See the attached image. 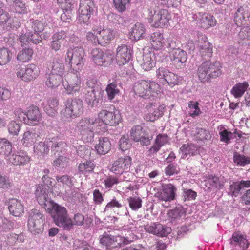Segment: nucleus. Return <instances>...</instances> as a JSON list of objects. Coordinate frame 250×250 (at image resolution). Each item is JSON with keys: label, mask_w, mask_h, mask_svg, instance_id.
Masks as SVG:
<instances>
[{"label": "nucleus", "mask_w": 250, "mask_h": 250, "mask_svg": "<svg viewBox=\"0 0 250 250\" xmlns=\"http://www.w3.org/2000/svg\"><path fill=\"white\" fill-rule=\"evenodd\" d=\"M52 217L56 225L66 230H70L73 225H82L84 221L83 215L81 213H76L74 215L73 222L68 217L66 208L59 205L53 206Z\"/></svg>", "instance_id": "f257e3e1"}, {"label": "nucleus", "mask_w": 250, "mask_h": 250, "mask_svg": "<svg viewBox=\"0 0 250 250\" xmlns=\"http://www.w3.org/2000/svg\"><path fill=\"white\" fill-rule=\"evenodd\" d=\"M99 125L101 133H104L107 130V125L114 126L118 125L121 121V114L118 109L114 105L101 110L96 118Z\"/></svg>", "instance_id": "f03ea898"}, {"label": "nucleus", "mask_w": 250, "mask_h": 250, "mask_svg": "<svg viewBox=\"0 0 250 250\" xmlns=\"http://www.w3.org/2000/svg\"><path fill=\"white\" fill-rule=\"evenodd\" d=\"M222 66L218 61L211 62L209 61L203 62L198 67L197 75L201 82L205 83L211 79L221 75Z\"/></svg>", "instance_id": "7ed1b4c3"}, {"label": "nucleus", "mask_w": 250, "mask_h": 250, "mask_svg": "<svg viewBox=\"0 0 250 250\" xmlns=\"http://www.w3.org/2000/svg\"><path fill=\"white\" fill-rule=\"evenodd\" d=\"M85 52L81 47H70L65 56V61L71 68L78 72L82 70L84 63Z\"/></svg>", "instance_id": "20e7f679"}, {"label": "nucleus", "mask_w": 250, "mask_h": 250, "mask_svg": "<svg viewBox=\"0 0 250 250\" xmlns=\"http://www.w3.org/2000/svg\"><path fill=\"white\" fill-rule=\"evenodd\" d=\"M65 108L61 111L62 116L68 120L76 118L82 114L83 102L77 98L69 99L64 102Z\"/></svg>", "instance_id": "39448f33"}, {"label": "nucleus", "mask_w": 250, "mask_h": 250, "mask_svg": "<svg viewBox=\"0 0 250 250\" xmlns=\"http://www.w3.org/2000/svg\"><path fill=\"white\" fill-rule=\"evenodd\" d=\"M135 94L139 96H153L154 94H158L161 91L159 84L154 81L142 80L136 83L133 86Z\"/></svg>", "instance_id": "423d86ee"}, {"label": "nucleus", "mask_w": 250, "mask_h": 250, "mask_svg": "<svg viewBox=\"0 0 250 250\" xmlns=\"http://www.w3.org/2000/svg\"><path fill=\"white\" fill-rule=\"evenodd\" d=\"M148 11L149 21L153 23L155 27L168 26L171 16L167 10L161 9L157 12L156 10L151 7Z\"/></svg>", "instance_id": "0eeeda50"}, {"label": "nucleus", "mask_w": 250, "mask_h": 250, "mask_svg": "<svg viewBox=\"0 0 250 250\" xmlns=\"http://www.w3.org/2000/svg\"><path fill=\"white\" fill-rule=\"evenodd\" d=\"M150 42L152 47L156 50H163L165 48L176 47L175 42L170 38L165 39L163 34L160 31L152 33L150 37Z\"/></svg>", "instance_id": "6e6552de"}, {"label": "nucleus", "mask_w": 250, "mask_h": 250, "mask_svg": "<svg viewBox=\"0 0 250 250\" xmlns=\"http://www.w3.org/2000/svg\"><path fill=\"white\" fill-rule=\"evenodd\" d=\"M100 243L106 249L110 250L120 247L122 244H127L129 242L124 237L120 235L113 236L104 232L101 236Z\"/></svg>", "instance_id": "1a4fd4ad"}, {"label": "nucleus", "mask_w": 250, "mask_h": 250, "mask_svg": "<svg viewBox=\"0 0 250 250\" xmlns=\"http://www.w3.org/2000/svg\"><path fill=\"white\" fill-rule=\"evenodd\" d=\"M131 165V158L128 156L120 157L113 162L109 170L114 174L119 176L126 175L129 174L127 172L129 170Z\"/></svg>", "instance_id": "9d476101"}, {"label": "nucleus", "mask_w": 250, "mask_h": 250, "mask_svg": "<svg viewBox=\"0 0 250 250\" xmlns=\"http://www.w3.org/2000/svg\"><path fill=\"white\" fill-rule=\"evenodd\" d=\"M40 74L39 68L34 64H29L25 67L16 66L17 76L25 82H30L36 79Z\"/></svg>", "instance_id": "9b49d317"}, {"label": "nucleus", "mask_w": 250, "mask_h": 250, "mask_svg": "<svg viewBox=\"0 0 250 250\" xmlns=\"http://www.w3.org/2000/svg\"><path fill=\"white\" fill-rule=\"evenodd\" d=\"M43 215L38 209H32L29 213L28 220V228L33 234H39L43 226Z\"/></svg>", "instance_id": "f8f14e48"}, {"label": "nucleus", "mask_w": 250, "mask_h": 250, "mask_svg": "<svg viewBox=\"0 0 250 250\" xmlns=\"http://www.w3.org/2000/svg\"><path fill=\"white\" fill-rule=\"evenodd\" d=\"M94 7L92 0H81L78 10V21L81 23L88 22Z\"/></svg>", "instance_id": "ddd939ff"}, {"label": "nucleus", "mask_w": 250, "mask_h": 250, "mask_svg": "<svg viewBox=\"0 0 250 250\" xmlns=\"http://www.w3.org/2000/svg\"><path fill=\"white\" fill-rule=\"evenodd\" d=\"M130 137L136 142H140L142 146H148L151 144L152 136H149L143 130L142 126H133L130 131Z\"/></svg>", "instance_id": "4468645a"}, {"label": "nucleus", "mask_w": 250, "mask_h": 250, "mask_svg": "<svg viewBox=\"0 0 250 250\" xmlns=\"http://www.w3.org/2000/svg\"><path fill=\"white\" fill-rule=\"evenodd\" d=\"M156 77L164 84L167 83L170 86L177 84L180 77L175 73L169 71L166 67H159L156 71Z\"/></svg>", "instance_id": "2eb2a0df"}, {"label": "nucleus", "mask_w": 250, "mask_h": 250, "mask_svg": "<svg viewBox=\"0 0 250 250\" xmlns=\"http://www.w3.org/2000/svg\"><path fill=\"white\" fill-rule=\"evenodd\" d=\"M48 194L49 189L45 186L42 185H38L36 186L35 195L38 202L40 205L43 206L44 208L47 210H50V208H47V204L50 205L53 212V206L57 204L50 200Z\"/></svg>", "instance_id": "dca6fc26"}, {"label": "nucleus", "mask_w": 250, "mask_h": 250, "mask_svg": "<svg viewBox=\"0 0 250 250\" xmlns=\"http://www.w3.org/2000/svg\"><path fill=\"white\" fill-rule=\"evenodd\" d=\"M91 59L99 66H106L112 62L113 55L108 51L104 53L98 48L93 49L91 53Z\"/></svg>", "instance_id": "f3484780"}, {"label": "nucleus", "mask_w": 250, "mask_h": 250, "mask_svg": "<svg viewBox=\"0 0 250 250\" xmlns=\"http://www.w3.org/2000/svg\"><path fill=\"white\" fill-rule=\"evenodd\" d=\"M193 19L197 21L201 28L205 29L214 27L217 24V21L213 16L208 13L199 12L193 15Z\"/></svg>", "instance_id": "a211bd4d"}, {"label": "nucleus", "mask_w": 250, "mask_h": 250, "mask_svg": "<svg viewBox=\"0 0 250 250\" xmlns=\"http://www.w3.org/2000/svg\"><path fill=\"white\" fill-rule=\"evenodd\" d=\"M63 85L68 94L73 95L79 92L81 87V82L80 77L76 74H69L67 76L66 83H63Z\"/></svg>", "instance_id": "6ab92c4d"}, {"label": "nucleus", "mask_w": 250, "mask_h": 250, "mask_svg": "<svg viewBox=\"0 0 250 250\" xmlns=\"http://www.w3.org/2000/svg\"><path fill=\"white\" fill-rule=\"evenodd\" d=\"M171 48L169 57L173 64L177 68H181L187 60V53L183 50L178 48Z\"/></svg>", "instance_id": "aec40b11"}, {"label": "nucleus", "mask_w": 250, "mask_h": 250, "mask_svg": "<svg viewBox=\"0 0 250 250\" xmlns=\"http://www.w3.org/2000/svg\"><path fill=\"white\" fill-rule=\"evenodd\" d=\"M76 127L78 131L95 129L96 133H102L96 118H83L78 123Z\"/></svg>", "instance_id": "412c9836"}, {"label": "nucleus", "mask_w": 250, "mask_h": 250, "mask_svg": "<svg viewBox=\"0 0 250 250\" xmlns=\"http://www.w3.org/2000/svg\"><path fill=\"white\" fill-rule=\"evenodd\" d=\"M132 50L125 45L122 44L116 49V59L119 65H124L132 58Z\"/></svg>", "instance_id": "4be33fe9"}, {"label": "nucleus", "mask_w": 250, "mask_h": 250, "mask_svg": "<svg viewBox=\"0 0 250 250\" xmlns=\"http://www.w3.org/2000/svg\"><path fill=\"white\" fill-rule=\"evenodd\" d=\"M177 188L174 185L169 183L162 186V191L158 195L161 201L170 202L175 199Z\"/></svg>", "instance_id": "5701e85b"}, {"label": "nucleus", "mask_w": 250, "mask_h": 250, "mask_svg": "<svg viewBox=\"0 0 250 250\" xmlns=\"http://www.w3.org/2000/svg\"><path fill=\"white\" fill-rule=\"evenodd\" d=\"M146 231L160 237H166L171 232L170 228L159 223L147 224L145 226Z\"/></svg>", "instance_id": "b1692460"}, {"label": "nucleus", "mask_w": 250, "mask_h": 250, "mask_svg": "<svg viewBox=\"0 0 250 250\" xmlns=\"http://www.w3.org/2000/svg\"><path fill=\"white\" fill-rule=\"evenodd\" d=\"M101 91L99 89L86 90L85 94V101L89 107L92 108L97 107L100 102L102 100Z\"/></svg>", "instance_id": "393cba45"}, {"label": "nucleus", "mask_w": 250, "mask_h": 250, "mask_svg": "<svg viewBox=\"0 0 250 250\" xmlns=\"http://www.w3.org/2000/svg\"><path fill=\"white\" fill-rule=\"evenodd\" d=\"M227 179L222 175H208L206 180V184L208 185V188L220 190L224 188Z\"/></svg>", "instance_id": "a878e982"}, {"label": "nucleus", "mask_w": 250, "mask_h": 250, "mask_svg": "<svg viewBox=\"0 0 250 250\" xmlns=\"http://www.w3.org/2000/svg\"><path fill=\"white\" fill-rule=\"evenodd\" d=\"M30 161V157L23 151L11 153L7 161L16 166H24Z\"/></svg>", "instance_id": "bb28decb"}, {"label": "nucleus", "mask_w": 250, "mask_h": 250, "mask_svg": "<svg viewBox=\"0 0 250 250\" xmlns=\"http://www.w3.org/2000/svg\"><path fill=\"white\" fill-rule=\"evenodd\" d=\"M98 32L100 36V45L104 46L109 44L116 35V31L109 28H98Z\"/></svg>", "instance_id": "cd10ccee"}, {"label": "nucleus", "mask_w": 250, "mask_h": 250, "mask_svg": "<svg viewBox=\"0 0 250 250\" xmlns=\"http://www.w3.org/2000/svg\"><path fill=\"white\" fill-rule=\"evenodd\" d=\"M42 115L39 108L35 106L28 108L26 112V124L29 125H36L39 124L42 120Z\"/></svg>", "instance_id": "c85d7f7f"}, {"label": "nucleus", "mask_w": 250, "mask_h": 250, "mask_svg": "<svg viewBox=\"0 0 250 250\" xmlns=\"http://www.w3.org/2000/svg\"><path fill=\"white\" fill-rule=\"evenodd\" d=\"M67 33L64 30H61L54 33L52 36V41L50 43V48L55 52L61 48L62 42L67 37Z\"/></svg>", "instance_id": "c756f323"}, {"label": "nucleus", "mask_w": 250, "mask_h": 250, "mask_svg": "<svg viewBox=\"0 0 250 250\" xmlns=\"http://www.w3.org/2000/svg\"><path fill=\"white\" fill-rule=\"evenodd\" d=\"M168 137L166 134H159L154 141V145L150 147L148 151L149 155L156 154L161 148L167 143Z\"/></svg>", "instance_id": "7c9ffc66"}, {"label": "nucleus", "mask_w": 250, "mask_h": 250, "mask_svg": "<svg viewBox=\"0 0 250 250\" xmlns=\"http://www.w3.org/2000/svg\"><path fill=\"white\" fill-rule=\"evenodd\" d=\"M8 209L10 214L16 217L20 216L23 213V204L16 198H12L9 200Z\"/></svg>", "instance_id": "2f4dec72"}, {"label": "nucleus", "mask_w": 250, "mask_h": 250, "mask_svg": "<svg viewBox=\"0 0 250 250\" xmlns=\"http://www.w3.org/2000/svg\"><path fill=\"white\" fill-rule=\"evenodd\" d=\"M64 65L61 59L54 58L48 64V70L49 73L62 76Z\"/></svg>", "instance_id": "473e14b6"}, {"label": "nucleus", "mask_w": 250, "mask_h": 250, "mask_svg": "<svg viewBox=\"0 0 250 250\" xmlns=\"http://www.w3.org/2000/svg\"><path fill=\"white\" fill-rule=\"evenodd\" d=\"M62 2L65 4L63 6V13L61 15V19L64 22H69L71 18V11L74 8L75 4L74 0H60Z\"/></svg>", "instance_id": "72a5a7b5"}, {"label": "nucleus", "mask_w": 250, "mask_h": 250, "mask_svg": "<svg viewBox=\"0 0 250 250\" xmlns=\"http://www.w3.org/2000/svg\"><path fill=\"white\" fill-rule=\"evenodd\" d=\"M95 148L99 154L104 155L107 153L111 148V144L109 138L100 137L99 143L95 146Z\"/></svg>", "instance_id": "f704fd0d"}, {"label": "nucleus", "mask_w": 250, "mask_h": 250, "mask_svg": "<svg viewBox=\"0 0 250 250\" xmlns=\"http://www.w3.org/2000/svg\"><path fill=\"white\" fill-rule=\"evenodd\" d=\"M45 112L49 116H54L57 113L58 101L55 98H51L46 103H42Z\"/></svg>", "instance_id": "c9c22d12"}, {"label": "nucleus", "mask_w": 250, "mask_h": 250, "mask_svg": "<svg viewBox=\"0 0 250 250\" xmlns=\"http://www.w3.org/2000/svg\"><path fill=\"white\" fill-rule=\"evenodd\" d=\"M49 143L51 152L52 153H53L54 155L58 152H62L65 149L67 146L65 142L62 141L58 137L51 138V139H50Z\"/></svg>", "instance_id": "e433bc0d"}, {"label": "nucleus", "mask_w": 250, "mask_h": 250, "mask_svg": "<svg viewBox=\"0 0 250 250\" xmlns=\"http://www.w3.org/2000/svg\"><path fill=\"white\" fill-rule=\"evenodd\" d=\"M219 130V134L220 135V141L224 142L226 144H229L231 139H234L237 135L239 138L241 137L240 132L235 131L232 133L229 131L227 129L223 126H220L218 128Z\"/></svg>", "instance_id": "4c0bfd02"}, {"label": "nucleus", "mask_w": 250, "mask_h": 250, "mask_svg": "<svg viewBox=\"0 0 250 250\" xmlns=\"http://www.w3.org/2000/svg\"><path fill=\"white\" fill-rule=\"evenodd\" d=\"M154 53L151 52L144 53L143 55L142 68L145 71H149L155 66Z\"/></svg>", "instance_id": "58836bf2"}, {"label": "nucleus", "mask_w": 250, "mask_h": 250, "mask_svg": "<svg viewBox=\"0 0 250 250\" xmlns=\"http://www.w3.org/2000/svg\"><path fill=\"white\" fill-rule=\"evenodd\" d=\"M201 37L204 42L202 45H198L200 55L205 59H209L212 55V47L209 42L206 41V38L205 36H201Z\"/></svg>", "instance_id": "ea45409f"}, {"label": "nucleus", "mask_w": 250, "mask_h": 250, "mask_svg": "<svg viewBox=\"0 0 250 250\" xmlns=\"http://www.w3.org/2000/svg\"><path fill=\"white\" fill-rule=\"evenodd\" d=\"M39 135L34 131L27 130L22 136L21 143L25 146H30L39 140Z\"/></svg>", "instance_id": "a19ab883"}, {"label": "nucleus", "mask_w": 250, "mask_h": 250, "mask_svg": "<svg viewBox=\"0 0 250 250\" xmlns=\"http://www.w3.org/2000/svg\"><path fill=\"white\" fill-rule=\"evenodd\" d=\"M130 33L132 39L139 40L143 38L145 35V27L143 24L137 22L132 27Z\"/></svg>", "instance_id": "79ce46f5"}, {"label": "nucleus", "mask_w": 250, "mask_h": 250, "mask_svg": "<svg viewBox=\"0 0 250 250\" xmlns=\"http://www.w3.org/2000/svg\"><path fill=\"white\" fill-rule=\"evenodd\" d=\"M249 84L247 82L236 83L230 90V93L235 98H240L242 97Z\"/></svg>", "instance_id": "37998d69"}, {"label": "nucleus", "mask_w": 250, "mask_h": 250, "mask_svg": "<svg viewBox=\"0 0 250 250\" xmlns=\"http://www.w3.org/2000/svg\"><path fill=\"white\" fill-rule=\"evenodd\" d=\"M50 139H46L44 142H40L34 146V152L35 154L42 156L47 154L50 148Z\"/></svg>", "instance_id": "c03bdc74"}, {"label": "nucleus", "mask_w": 250, "mask_h": 250, "mask_svg": "<svg viewBox=\"0 0 250 250\" xmlns=\"http://www.w3.org/2000/svg\"><path fill=\"white\" fill-rule=\"evenodd\" d=\"M12 145L7 139L0 138V155L3 156L7 161L12 153Z\"/></svg>", "instance_id": "a18cd8bd"}, {"label": "nucleus", "mask_w": 250, "mask_h": 250, "mask_svg": "<svg viewBox=\"0 0 250 250\" xmlns=\"http://www.w3.org/2000/svg\"><path fill=\"white\" fill-rule=\"evenodd\" d=\"M127 179V176L125 175L113 176H109L107 177L104 181L103 183L104 184V187L106 189L111 188L114 185H117L120 182L128 181Z\"/></svg>", "instance_id": "49530a36"}, {"label": "nucleus", "mask_w": 250, "mask_h": 250, "mask_svg": "<svg viewBox=\"0 0 250 250\" xmlns=\"http://www.w3.org/2000/svg\"><path fill=\"white\" fill-rule=\"evenodd\" d=\"M62 81V76L49 73L47 77L45 84L47 87L53 88L58 87Z\"/></svg>", "instance_id": "de8ad7c7"}, {"label": "nucleus", "mask_w": 250, "mask_h": 250, "mask_svg": "<svg viewBox=\"0 0 250 250\" xmlns=\"http://www.w3.org/2000/svg\"><path fill=\"white\" fill-rule=\"evenodd\" d=\"M95 165L91 161H86L80 163L78 166L79 172L83 174H87L93 171Z\"/></svg>", "instance_id": "09e8293b"}, {"label": "nucleus", "mask_w": 250, "mask_h": 250, "mask_svg": "<svg viewBox=\"0 0 250 250\" xmlns=\"http://www.w3.org/2000/svg\"><path fill=\"white\" fill-rule=\"evenodd\" d=\"M33 54V50L31 48H25L20 51L17 56V59L21 62H26L30 61Z\"/></svg>", "instance_id": "8fccbe9b"}, {"label": "nucleus", "mask_w": 250, "mask_h": 250, "mask_svg": "<svg viewBox=\"0 0 250 250\" xmlns=\"http://www.w3.org/2000/svg\"><path fill=\"white\" fill-rule=\"evenodd\" d=\"M180 149L182 152L183 158H186L188 155H195L197 152L196 146L192 144H184L181 147Z\"/></svg>", "instance_id": "3c124183"}, {"label": "nucleus", "mask_w": 250, "mask_h": 250, "mask_svg": "<svg viewBox=\"0 0 250 250\" xmlns=\"http://www.w3.org/2000/svg\"><path fill=\"white\" fill-rule=\"evenodd\" d=\"M86 38L87 41L92 44L95 45H100V36L98 32V28L92 29L91 31L87 32Z\"/></svg>", "instance_id": "603ef678"}, {"label": "nucleus", "mask_w": 250, "mask_h": 250, "mask_svg": "<svg viewBox=\"0 0 250 250\" xmlns=\"http://www.w3.org/2000/svg\"><path fill=\"white\" fill-rule=\"evenodd\" d=\"M115 9L120 13H123L129 7L130 0H113Z\"/></svg>", "instance_id": "864d4df0"}, {"label": "nucleus", "mask_w": 250, "mask_h": 250, "mask_svg": "<svg viewBox=\"0 0 250 250\" xmlns=\"http://www.w3.org/2000/svg\"><path fill=\"white\" fill-rule=\"evenodd\" d=\"M199 105V104L197 101H190L188 103V114L190 116L194 118L202 113Z\"/></svg>", "instance_id": "5fc2aeb1"}, {"label": "nucleus", "mask_w": 250, "mask_h": 250, "mask_svg": "<svg viewBox=\"0 0 250 250\" xmlns=\"http://www.w3.org/2000/svg\"><path fill=\"white\" fill-rule=\"evenodd\" d=\"M233 161L235 164L240 166H244L250 164V158L235 152L233 155Z\"/></svg>", "instance_id": "6e6d98bb"}, {"label": "nucleus", "mask_w": 250, "mask_h": 250, "mask_svg": "<svg viewBox=\"0 0 250 250\" xmlns=\"http://www.w3.org/2000/svg\"><path fill=\"white\" fill-rule=\"evenodd\" d=\"M68 164V159L64 156H59L53 161V166L58 170L66 167Z\"/></svg>", "instance_id": "4d7b16f0"}, {"label": "nucleus", "mask_w": 250, "mask_h": 250, "mask_svg": "<svg viewBox=\"0 0 250 250\" xmlns=\"http://www.w3.org/2000/svg\"><path fill=\"white\" fill-rule=\"evenodd\" d=\"M230 185L228 188L229 194L232 196L237 197L241 190V187L240 185L239 181L230 182Z\"/></svg>", "instance_id": "13d9d810"}, {"label": "nucleus", "mask_w": 250, "mask_h": 250, "mask_svg": "<svg viewBox=\"0 0 250 250\" xmlns=\"http://www.w3.org/2000/svg\"><path fill=\"white\" fill-rule=\"evenodd\" d=\"M106 91L108 98L110 100H112L119 94V90L117 88V84L114 83H111L108 84L106 87Z\"/></svg>", "instance_id": "bf43d9fd"}, {"label": "nucleus", "mask_w": 250, "mask_h": 250, "mask_svg": "<svg viewBox=\"0 0 250 250\" xmlns=\"http://www.w3.org/2000/svg\"><path fill=\"white\" fill-rule=\"evenodd\" d=\"M129 207L133 210H137L142 207V199L139 197H130L128 199Z\"/></svg>", "instance_id": "052dcab7"}, {"label": "nucleus", "mask_w": 250, "mask_h": 250, "mask_svg": "<svg viewBox=\"0 0 250 250\" xmlns=\"http://www.w3.org/2000/svg\"><path fill=\"white\" fill-rule=\"evenodd\" d=\"M95 129L79 131L82 140L84 142H91L93 141L94 136Z\"/></svg>", "instance_id": "680f3d73"}, {"label": "nucleus", "mask_w": 250, "mask_h": 250, "mask_svg": "<svg viewBox=\"0 0 250 250\" xmlns=\"http://www.w3.org/2000/svg\"><path fill=\"white\" fill-rule=\"evenodd\" d=\"M14 223L8 220L6 218L1 217L0 218V230L7 231L13 228Z\"/></svg>", "instance_id": "e2e57ef3"}, {"label": "nucleus", "mask_w": 250, "mask_h": 250, "mask_svg": "<svg viewBox=\"0 0 250 250\" xmlns=\"http://www.w3.org/2000/svg\"><path fill=\"white\" fill-rule=\"evenodd\" d=\"M195 135L197 140L200 141L207 140L210 137L209 131L201 128L196 129Z\"/></svg>", "instance_id": "0e129e2a"}, {"label": "nucleus", "mask_w": 250, "mask_h": 250, "mask_svg": "<svg viewBox=\"0 0 250 250\" xmlns=\"http://www.w3.org/2000/svg\"><path fill=\"white\" fill-rule=\"evenodd\" d=\"M185 213V211L182 206L177 207L175 208L170 210L168 213V215L172 220H175L180 218Z\"/></svg>", "instance_id": "69168bd1"}, {"label": "nucleus", "mask_w": 250, "mask_h": 250, "mask_svg": "<svg viewBox=\"0 0 250 250\" xmlns=\"http://www.w3.org/2000/svg\"><path fill=\"white\" fill-rule=\"evenodd\" d=\"M11 52L7 49L3 48L0 49V64H4L10 60Z\"/></svg>", "instance_id": "338daca9"}, {"label": "nucleus", "mask_w": 250, "mask_h": 250, "mask_svg": "<svg viewBox=\"0 0 250 250\" xmlns=\"http://www.w3.org/2000/svg\"><path fill=\"white\" fill-rule=\"evenodd\" d=\"M8 132L12 135H18L20 131V126L19 124L16 122L12 121L7 125Z\"/></svg>", "instance_id": "774afa93"}]
</instances>
